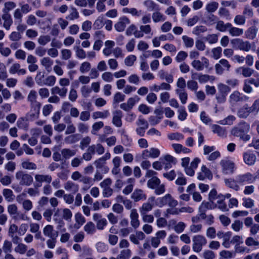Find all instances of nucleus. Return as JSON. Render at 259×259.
Returning <instances> with one entry per match:
<instances>
[{
    "mask_svg": "<svg viewBox=\"0 0 259 259\" xmlns=\"http://www.w3.org/2000/svg\"><path fill=\"white\" fill-rule=\"evenodd\" d=\"M250 130L249 123L241 121L232 127L230 131L231 134L234 137L239 138L244 142L250 140L251 137L248 134Z\"/></svg>",
    "mask_w": 259,
    "mask_h": 259,
    "instance_id": "f257e3e1",
    "label": "nucleus"
},
{
    "mask_svg": "<svg viewBox=\"0 0 259 259\" xmlns=\"http://www.w3.org/2000/svg\"><path fill=\"white\" fill-rule=\"evenodd\" d=\"M147 187L155 190L154 193L157 195L164 193L165 191L164 184H161L160 179L157 177H153L148 181Z\"/></svg>",
    "mask_w": 259,
    "mask_h": 259,
    "instance_id": "f03ea898",
    "label": "nucleus"
},
{
    "mask_svg": "<svg viewBox=\"0 0 259 259\" xmlns=\"http://www.w3.org/2000/svg\"><path fill=\"white\" fill-rule=\"evenodd\" d=\"M15 177L20 186H29L33 182L32 176L24 171H18L15 174Z\"/></svg>",
    "mask_w": 259,
    "mask_h": 259,
    "instance_id": "7ed1b4c3",
    "label": "nucleus"
},
{
    "mask_svg": "<svg viewBox=\"0 0 259 259\" xmlns=\"http://www.w3.org/2000/svg\"><path fill=\"white\" fill-rule=\"evenodd\" d=\"M231 44L236 50L248 52L252 49L251 44L247 40H244L241 38H234L231 40Z\"/></svg>",
    "mask_w": 259,
    "mask_h": 259,
    "instance_id": "20e7f679",
    "label": "nucleus"
},
{
    "mask_svg": "<svg viewBox=\"0 0 259 259\" xmlns=\"http://www.w3.org/2000/svg\"><path fill=\"white\" fill-rule=\"evenodd\" d=\"M248 100V97L238 91H234L229 97V102L233 106H236L243 102H246Z\"/></svg>",
    "mask_w": 259,
    "mask_h": 259,
    "instance_id": "39448f33",
    "label": "nucleus"
},
{
    "mask_svg": "<svg viewBox=\"0 0 259 259\" xmlns=\"http://www.w3.org/2000/svg\"><path fill=\"white\" fill-rule=\"evenodd\" d=\"M255 110H259V100L255 101L251 107H249L247 104L244 105L239 109L237 115L240 118H246L250 112Z\"/></svg>",
    "mask_w": 259,
    "mask_h": 259,
    "instance_id": "423d86ee",
    "label": "nucleus"
},
{
    "mask_svg": "<svg viewBox=\"0 0 259 259\" xmlns=\"http://www.w3.org/2000/svg\"><path fill=\"white\" fill-rule=\"evenodd\" d=\"M192 249L195 252H199L202 249L203 246L207 243V240L205 237L201 235H197L192 238Z\"/></svg>",
    "mask_w": 259,
    "mask_h": 259,
    "instance_id": "0eeeda50",
    "label": "nucleus"
},
{
    "mask_svg": "<svg viewBox=\"0 0 259 259\" xmlns=\"http://www.w3.org/2000/svg\"><path fill=\"white\" fill-rule=\"evenodd\" d=\"M191 66L197 71H202L204 68L208 69L210 66L209 60L205 57H202L201 60L198 59L193 60Z\"/></svg>",
    "mask_w": 259,
    "mask_h": 259,
    "instance_id": "6e6552de",
    "label": "nucleus"
},
{
    "mask_svg": "<svg viewBox=\"0 0 259 259\" xmlns=\"http://www.w3.org/2000/svg\"><path fill=\"white\" fill-rule=\"evenodd\" d=\"M256 176L248 172L238 175L236 177L238 183L241 185L253 183L256 180Z\"/></svg>",
    "mask_w": 259,
    "mask_h": 259,
    "instance_id": "1a4fd4ad",
    "label": "nucleus"
},
{
    "mask_svg": "<svg viewBox=\"0 0 259 259\" xmlns=\"http://www.w3.org/2000/svg\"><path fill=\"white\" fill-rule=\"evenodd\" d=\"M215 72L217 74H222L224 71H229L231 67L229 61L225 59L220 60L218 63H217L215 66Z\"/></svg>",
    "mask_w": 259,
    "mask_h": 259,
    "instance_id": "9d476101",
    "label": "nucleus"
},
{
    "mask_svg": "<svg viewBox=\"0 0 259 259\" xmlns=\"http://www.w3.org/2000/svg\"><path fill=\"white\" fill-rule=\"evenodd\" d=\"M154 196L149 197L147 202L144 203L139 208V211L141 214H145L151 211L154 207L153 202L155 201Z\"/></svg>",
    "mask_w": 259,
    "mask_h": 259,
    "instance_id": "9b49d317",
    "label": "nucleus"
},
{
    "mask_svg": "<svg viewBox=\"0 0 259 259\" xmlns=\"http://www.w3.org/2000/svg\"><path fill=\"white\" fill-rule=\"evenodd\" d=\"M160 150L156 148H151L149 149H146L142 151L141 157L143 159H146L148 158H156L159 156Z\"/></svg>",
    "mask_w": 259,
    "mask_h": 259,
    "instance_id": "f8f14e48",
    "label": "nucleus"
},
{
    "mask_svg": "<svg viewBox=\"0 0 259 259\" xmlns=\"http://www.w3.org/2000/svg\"><path fill=\"white\" fill-rule=\"evenodd\" d=\"M222 167L223 172L225 174H233L234 170V163L228 159H223L220 161Z\"/></svg>",
    "mask_w": 259,
    "mask_h": 259,
    "instance_id": "ddd939ff",
    "label": "nucleus"
},
{
    "mask_svg": "<svg viewBox=\"0 0 259 259\" xmlns=\"http://www.w3.org/2000/svg\"><path fill=\"white\" fill-rule=\"evenodd\" d=\"M131 21L126 16H123L120 17L117 22L115 24L114 28L118 32L123 31L127 25L130 24Z\"/></svg>",
    "mask_w": 259,
    "mask_h": 259,
    "instance_id": "4468645a",
    "label": "nucleus"
},
{
    "mask_svg": "<svg viewBox=\"0 0 259 259\" xmlns=\"http://www.w3.org/2000/svg\"><path fill=\"white\" fill-rule=\"evenodd\" d=\"M30 109L27 116L30 120H34L38 118L41 103L30 104Z\"/></svg>",
    "mask_w": 259,
    "mask_h": 259,
    "instance_id": "2eb2a0df",
    "label": "nucleus"
},
{
    "mask_svg": "<svg viewBox=\"0 0 259 259\" xmlns=\"http://www.w3.org/2000/svg\"><path fill=\"white\" fill-rule=\"evenodd\" d=\"M35 184L36 186L40 187L42 183L46 182L50 184L52 180L51 176L49 175L36 174L34 176Z\"/></svg>",
    "mask_w": 259,
    "mask_h": 259,
    "instance_id": "dca6fc26",
    "label": "nucleus"
},
{
    "mask_svg": "<svg viewBox=\"0 0 259 259\" xmlns=\"http://www.w3.org/2000/svg\"><path fill=\"white\" fill-rule=\"evenodd\" d=\"M147 196L144 191L140 189H136L131 195V198L135 202L146 199Z\"/></svg>",
    "mask_w": 259,
    "mask_h": 259,
    "instance_id": "f3484780",
    "label": "nucleus"
},
{
    "mask_svg": "<svg viewBox=\"0 0 259 259\" xmlns=\"http://www.w3.org/2000/svg\"><path fill=\"white\" fill-rule=\"evenodd\" d=\"M212 178V175L210 170L205 165H202L201 168V171L198 174V179L203 181L205 179H211Z\"/></svg>",
    "mask_w": 259,
    "mask_h": 259,
    "instance_id": "a211bd4d",
    "label": "nucleus"
},
{
    "mask_svg": "<svg viewBox=\"0 0 259 259\" xmlns=\"http://www.w3.org/2000/svg\"><path fill=\"white\" fill-rule=\"evenodd\" d=\"M122 112L120 110H116L113 113L112 123L117 127H120L122 125L121 118Z\"/></svg>",
    "mask_w": 259,
    "mask_h": 259,
    "instance_id": "6ab92c4d",
    "label": "nucleus"
},
{
    "mask_svg": "<svg viewBox=\"0 0 259 259\" xmlns=\"http://www.w3.org/2000/svg\"><path fill=\"white\" fill-rule=\"evenodd\" d=\"M2 19L4 21L3 27L7 30H10L13 24V19L11 14L6 12H3Z\"/></svg>",
    "mask_w": 259,
    "mask_h": 259,
    "instance_id": "aec40b11",
    "label": "nucleus"
},
{
    "mask_svg": "<svg viewBox=\"0 0 259 259\" xmlns=\"http://www.w3.org/2000/svg\"><path fill=\"white\" fill-rule=\"evenodd\" d=\"M106 162L102 161L100 158L95 160L94 162L97 170L100 171L102 174H107L109 170V167L106 165Z\"/></svg>",
    "mask_w": 259,
    "mask_h": 259,
    "instance_id": "412c9836",
    "label": "nucleus"
},
{
    "mask_svg": "<svg viewBox=\"0 0 259 259\" xmlns=\"http://www.w3.org/2000/svg\"><path fill=\"white\" fill-rule=\"evenodd\" d=\"M181 165L183 167H184L185 172L186 175L189 176H193L195 174V171L191 170V169L189 168V163L190 159L189 157H185L181 159Z\"/></svg>",
    "mask_w": 259,
    "mask_h": 259,
    "instance_id": "4be33fe9",
    "label": "nucleus"
},
{
    "mask_svg": "<svg viewBox=\"0 0 259 259\" xmlns=\"http://www.w3.org/2000/svg\"><path fill=\"white\" fill-rule=\"evenodd\" d=\"M21 65L19 63H15L11 65L9 69L10 74H14L17 73L18 75H24L26 73L25 69H21Z\"/></svg>",
    "mask_w": 259,
    "mask_h": 259,
    "instance_id": "5701e85b",
    "label": "nucleus"
},
{
    "mask_svg": "<svg viewBox=\"0 0 259 259\" xmlns=\"http://www.w3.org/2000/svg\"><path fill=\"white\" fill-rule=\"evenodd\" d=\"M139 214L136 209H133L131 211L130 218L131 224L134 228H137L140 225V221L138 220Z\"/></svg>",
    "mask_w": 259,
    "mask_h": 259,
    "instance_id": "b1692460",
    "label": "nucleus"
},
{
    "mask_svg": "<svg viewBox=\"0 0 259 259\" xmlns=\"http://www.w3.org/2000/svg\"><path fill=\"white\" fill-rule=\"evenodd\" d=\"M212 132L216 134L219 137H226L227 136V131L225 128L217 124H213L211 126Z\"/></svg>",
    "mask_w": 259,
    "mask_h": 259,
    "instance_id": "393cba45",
    "label": "nucleus"
},
{
    "mask_svg": "<svg viewBox=\"0 0 259 259\" xmlns=\"http://www.w3.org/2000/svg\"><path fill=\"white\" fill-rule=\"evenodd\" d=\"M52 95H58L61 98H65L66 96L68 90L66 88H60L58 86H55L51 90Z\"/></svg>",
    "mask_w": 259,
    "mask_h": 259,
    "instance_id": "a878e982",
    "label": "nucleus"
},
{
    "mask_svg": "<svg viewBox=\"0 0 259 259\" xmlns=\"http://www.w3.org/2000/svg\"><path fill=\"white\" fill-rule=\"evenodd\" d=\"M64 188L66 191L72 193H76L79 190L78 185L71 181H68L66 182L64 184Z\"/></svg>",
    "mask_w": 259,
    "mask_h": 259,
    "instance_id": "bb28decb",
    "label": "nucleus"
},
{
    "mask_svg": "<svg viewBox=\"0 0 259 259\" xmlns=\"http://www.w3.org/2000/svg\"><path fill=\"white\" fill-rule=\"evenodd\" d=\"M236 72L242 75L244 77H249L253 73L254 70L247 67H240L236 69Z\"/></svg>",
    "mask_w": 259,
    "mask_h": 259,
    "instance_id": "cd10ccee",
    "label": "nucleus"
},
{
    "mask_svg": "<svg viewBox=\"0 0 259 259\" xmlns=\"http://www.w3.org/2000/svg\"><path fill=\"white\" fill-rule=\"evenodd\" d=\"M256 156L254 154L246 152L244 154L243 159L246 164L248 165H252L254 164L256 161Z\"/></svg>",
    "mask_w": 259,
    "mask_h": 259,
    "instance_id": "c85d7f7f",
    "label": "nucleus"
},
{
    "mask_svg": "<svg viewBox=\"0 0 259 259\" xmlns=\"http://www.w3.org/2000/svg\"><path fill=\"white\" fill-rule=\"evenodd\" d=\"M43 233L49 238L58 236L57 232H55L53 226L51 225H47L44 228Z\"/></svg>",
    "mask_w": 259,
    "mask_h": 259,
    "instance_id": "c756f323",
    "label": "nucleus"
},
{
    "mask_svg": "<svg viewBox=\"0 0 259 259\" xmlns=\"http://www.w3.org/2000/svg\"><path fill=\"white\" fill-rule=\"evenodd\" d=\"M124 14H130L132 16L140 17L142 15V10H138L135 8H123L122 10Z\"/></svg>",
    "mask_w": 259,
    "mask_h": 259,
    "instance_id": "7c9ffc66",
    "label": "nucleus"
},
{
    "mask_svg": "<svg viewBox=\"0 0 259 259\" xmlns=\"http://www.w3.org/2000/svg\"><path fill=\"white\" fill-rule=\"evenodd\" d=\"M229 34L233 37H238L242 35L243 33V29L237 27L233 26L231 23L228 30Z\"/></svg>",
    "mask_w": 259,
    "mask_h": 259,
    "instance_id": "2f4dec72",
    "label": "nucleus"
},
{
    "mask_svg": "<svg viewBox=\"0 0 259 259\" xmlns=\"http://www.w3.org/2000/svg\"><path fill=\"white\" fill-rule=\"evenodd\" d=\"M53 220L56 224L58 225V228H61L64 226V222L62 216L60 214V210L59 209L56 210L53 215Z\"/></svg>",
    "mask_w": 259,
    "mask_h": 259,
    "instance_id": "473e14b6",
    "label": "nucleus"
},
{
    "mask_svg": "<svg viewBox=\"0 0 259 259\" xmlns=\"http://www.w3.org/2000/svg\"><path fill=\"white\" fill-rule=\"evenodd\" d=\"M257 31V29L255 26H251L245 31V36L247 39H253L256 37Z\"/></svg>",
    "mask_w": 259,
    "mask_h": 259,
    "instance_id": "72a5a7b5",
    "label": "nucleus"
},
{
    "mask_svg": "<svg viewBox=\"0 0 259 259\" xmlns=\"http://www.w3.org/2000/svg\"><path fill=\"white\" fill-rule=\"evenodd\" d=\"M40 63L47 71L50 72L52 70V66L54 63V61L50 58L48 57H44L40 60Z\"/></svg>",
    "mask_w": 259,
    "mask_h": 259,
    "instance_id": "f704fd0d",
    "label": "nucleus"
},
{
    "mask_svg": "<svg viewBox=\"0 0 259 259\" xmlns=\"http://www.w3.org/2000/svg\"><path fill=\"white\" fill-rule=\"evenodd\" d=\"M231 23H225L222 20H219L217 22L215 28L221 32L228 31Z\"/></svg>",
    "mask_w": 259,
    "mask_h": 259,
    "instance_id": "c9c22d12",
    "label": "nucleus"
},
{
    "mask_svg": "<svg viewBox=\"0 0 259 259\" xmlns=\"http://www.w3.org/2000/svg\"><path fill=\"white\" fill-rule=\"evenodd\" d=\"M3 195L5 200L8 202H12L14 201L15 195L13 192L10 189H4L3 190Z\"/></svg>",
    "mask_w": 259,
    "mask_h": 259,
    "instance_id": "e433bc0d",
    "label": "nucleus"
},
{
    "mask_svg": "<svg viewBox=\"0 0 259 259\" xmlns=\"http://www.w3.org/2000/svg\"><path fill=\"white\" fill-rule=\"evenodd\" d=\"M158 75L161 79H165L169 83L173 82V76L168 74L163 70H160L158 73Z\"/></svg>",
    "mask_w": 259,
    "mask_h": 259,
    "instance_id": "4c0bfd02",
    "label": "nucleus"
},
{
    "mask_svg": "<svg viewBox=\"0 0 259 259\" xmlns=\"http://www.w3.org/2000/svg\"><path fill=\"white\" fill-rule=\"evenodd\" d=\"M132 251L130 249H124L122 250L117 257H111L109 259H128L131 255Z\"/></svg>",
    "mask_w": 259,
    "mask_h": 259,
    "instance_id": "58836bf2",
    "label": "nucleus"
},
{
    "mask_svg": "<svg viewBox=\"0 0 259 259\" xmlns=\"http://www.w3.org/2000/svg\"><path fill=\"white\" fill-rule=\"evenodd\" d=\"M79 17V14L77 9L73 7H70L69 14L66 17V19L70 21L77 19Z\"/></svg>",
    "mask_w": 259,
    "mask_h": 259,
    "instance_id": "ea45409f",
    "label": "nucleus"
},
{
    "mask_svg": "<svg viewBox=\"0 0 259 259\" xmlns=\"http://www.w3.org/2000/svg\"><path fill=\"white\" fill-rule=\"evenodd\" d=\"M37 97V95L36 92L35 90H31L28 95L27 100L30 103V105L40 103L36 100Z\"/></svg>",
    "mask_w": 259,
    "mask_h": 259,
    "instance_id": "a19ab883",
    "label": "nucleus"
},
{
    "mask_svg": "<svg viewBox=\"0 0 259 259\" xmlns=\"http://www.w3.org/2000/svg\"><path fill=\"white\" fill-rule=\"evenodd\" d=\"M108 110H104L103 111H96L92 113V118L96 120L98 118L105 119L107 118L109 115Z\"/></svg>",
    "mask_w": 259,
    "mask_h": 259,
    "instance_id": "79ce46f5",
    "label": "nucleus"
},
{
    "mask_svg": "<svg viewBox=\"0 0 259 259\" xmlns=\"http://www.w3.org/2000/svg\"><path fill=\"white\" fill-rule=\"evenodd\" d=\"M63 157L66 159L74 156L76 154V150L64 148L61 151Z\"/></svg>",
    "mask_w": 259,
    "mask_h": 259,
    "instance_id": "37998d69",
    "label": "nucleus"
},
{
    "mask_svg": "<svg viewBox=\"0 0 259 259\" xmlns=\"http://www.w3.org/2000/svg\"><path fill=\"white\" fill-rule=\"evenodd\" d=\"M225 184L230 188H232L235 191H238L239 189V186H238V182L236 179L235 180L232 179H228L225 180Z\"/></svg>",
    "mask_w": 259,
    "mask_h": 259,
    "instance_id": "c03bdc74",
    "label": "nucleus"
},
{
    "mask_svg": "<svg viewBox=\"0 0 259 259\" xmlns=\"http://www.w3.org/2000/svg\"><path fill=\"white\" fill-rule=\"evenodd\" d=\"M170 195L167 194L165 196L162 197H159L157 199V205L160 207H161L168 203L169 201Z\"/></svg>",
    "mask_w": 259,
    "mask_h": 259,
    "instance_id": "a18cd8bd",
    "label": "nucleus"
},
{
    "mask_svg": "<svg viewBox=\"0 0 259 259\" xmlns=\"http://www.w3.org/2000/svg\"><path fill=\"white\" fill-rule=\"evenodd\" d=\"M83 230L88 234L92 235L96 232V227L95 224L90 222L87 223L83 227Z\"/></svg>",
    "mask_w": 259,
    "mask_h": 259,
    "instance_id": "49530a36",
    "label": "nucleus"
},
{
    "mask_svg": "<svg viewBox=\"0 0 259 259\" xmlns=\"http://www.w3.org/2000/svg\"><path fill=\"white\" fill-rule=\"evenodd\" d=\"M214 80V76H210L208 74H203L202 73H201L200 75H199L198 77V81L200 83H204L208 81L212 82Z\"/></svg>",
    "mask_w": 259,
    "mask_h": 259,
    "instance_id": "de8ad7c7",
    "label": "nucleus"
},
{
    "mask_svg": "<svg viewBox=\"0 0 259 259\" xmlns=\"http://www.w3.org/2000/svg\"><path fill=\"white\" fill-rule=\"evenodd\" d=\"M143 4L147 8L148 11H151L158 10V6L152 0H146Z\"/></svg>",
    "mask_w": 259,
    "mask_h": 259,
    "instance_id": "09e8293b",
    "label": "nucleus"
},
{
    "mask_svg": "<svg viewBox=\"0 0 259 259\" xmlns=\"http://www.w3.org/2000/svg\"><path fill=\"white\" fill-rule=\"evenodd\" d=\"M218 93L226 96L230 92L231 89L227 84L220 83L218 84Z\"/></svg>",
    "mask_w": 259,
    "mask_h": 259,
    "instance_id": "8fccbe9b",
    "label": "nucleus"
},
{
    "mask_svg": "<svg viewBox=\"0 0 259 259\" xmlns=\"http://www.w3.org/2000/svg\"><path fill=\"white\" fill-rule=\"evenodd\" d=\"M104 25V18L103 16H99L95 21L93 27L95 29H100Z\"/></svg>",
    "mask_w": 259,
    "mask_h": 259,
    "instance_id": "3c124183",
    "label": "nucleus"
},
{
    "mask_svg": "<svg viewBox=\"0 0 259 259\" xmlns=\"http://www.w3.org/2000/svg\"><path fill=\"white\" fill-rule=\"evenodd\" d=\"M34 187L29 188L26 190L27 194L30 197L38 196L40 194V191L38 189L39 187L36 186L35 184H34Z\"/></svg>",
    "mask_w": 259,
    "mask_h": 259,
    "instance_id": "603ef678",
    "label": "nucleus"
},
{
    "mask_svg": "<svg viewBox=\"0 0 259 259\" xmlns=\"http://www.w3.org/2000/svg\"><path fill=\"white\" fill-rule=\"evenodd\" d=\"M4 252L6 253H11L12 251V243L11 241L5 240L2 247Z\"/></svg>",
    "mask_w": 259,
    "mask_h": 259,
    "instance_id": "864d4df0",
    "label": "nucleus"
},
{
    "mask_svg": "<svg viewBox=\"0 0 259 259\" xmlns=\"http://www.w3.org/2000/svg\"><path fill=\"white\" fill-rule=\"evenodd\" d=\"M104 127V122L100 121L95 122L92 126L91 133L93 135H96L97 132Z\"/></svg>",
    "mask_w": 259,
    "mask_h": 259,
    "instance_id": "5fc2aeb1",
    "label": "nucleus"
},
{
    "mask_svg": "<svg viewBox=\"0 0 259 259\" xmlns=\"http://www.w3.org/2000/svg\"><path fill=\"white\" fill-rule=\"evenodd\" d=\"M75 219L76 223L78 224V226H77L76 224L75 225V226L77 229L79 228L85 222L84 217L80 213H77L75 214Z\"/></svg>",
    "mask_w": 259,
    "mask_h": 259,
    "instance_id": "6e6d98bb",
    "label": "nucleus"
},
{
    "mask_svg": "<svg viewBox=\"0 0 259 259\" xmlns=\"http://www.w3.org/2000/svg\"><path fill=\"white\" fill-rule=\"evenodd\" d=\"M234 22L237 25H244L246 22V18L242 15H237L234 18Z\"/></svg>",
    "mask_w": 259,
    "mask_h": 259,
    "instance_id": "4d7b16f0",
    "label": "nucleus"
},
{
    "mask_svg": "<svg viewBox=\"0 0 259 259\" xmlns=\"http://www.w3.org/2000/svg\"><path fill=\"white\" fill-rule=\"evenodd\" d=\"M222 49L221 47H217L211 50L212 58L215 60H218L222 56Z\"/></svg>",
    "mask_w": 259,
    "mask_h": 259,
    "instance_id": "13d9d810",
    "label": "nucleus"
},
{
    "mask_svg": "<svg viewBox=\"0 0 259 259\" xmlns=\"http://www.w3.org/2000/svg\"><path fill=\"white\" fill-rule=\"evenodd\" d=\"M27 250V246L23 243H19L15 247L14 250L16 253L24 254Z\"/></svg>",
    "mask_w": 259,
    "mask_h": 259,
    "instance_id": "bf43d9fd",
    "label": "nucleus"
},
{
    "mask_svg": "<svg viewBox=\"0 0 259 259\" xmlns=\"http://www.w3.org/2000/svg\"><path fill=\"white\" fill-rule=\"evenodd\" d=\"M152 18L153 21L155 23H157L160 21H163L165 20V17L163 14L159 12H156L152 14Z\"/></svg>",
    "mask_w": 259,
    "mask_h": 259,
    "instance_id": "052dcab7",
    "label": "nucleus"
},
{
    "mask_svg": "<svg viewBox=\"0 0 259 259\" xmlns=\"http://www.w3.org/2000/svg\"><path fill=\"white\" fill-rule=\"evenodd\" d=\"M21 166L23 168L29 170H34L37 168L36 165L34 163L28 161L22 162Z\"/></svg>",
    "mask_w": 259,
    "mask_h": 259,
    "instance_id": "680f3d73",
    "label": "nucleus"
},
{
    "mask_svg": "<svg viewBox=\"0 0 259 259\" xmlns=\"http://www.w3.org/2000/svg\"><path fill=\"white\" fill-rule=\"evenodd\" d=\"M74 50L75 51L76 56L78 59H84L86 57L85 52L79 46L74 47Z\"/></svg>",
    "mask_w": 259,
    "mask_h": 259,
    "instance_id": "e2e57ef3",
    "label": "nucleus"
},
{
    "mask_svg": "<svg viewBox=\"0 0 259 259\" xmlns=\"http://www.w3.org/2000/svg\"><path fill=\"white\" fill-rule=\"evenodd\" d=\"M176 93L179 95L181 103L183 104H186L188 99L187 93L179 89L176 90Z\"/></svg>",
    "mask_w": 259,
    "mask_h": 259,
    "instance_id": "0e129e2a",
    "label": "nucleus"
},
{
    "mask_svg": "<svg viewBox=\"0 0 259 259\" xmlns=\"http://www.w3.org/2000/svg\"><path fill=\"white\" fill-rule=\"evenodd\" d=\"M235 119L233 115H229L225 119L219 121V123L222 125H232Z\"/></svg>",
    "mask_w": 259,
    "mask_h": 259,
    "instance_id": "69168bd1",
    "label": "nucleus"
},
{
    "mask_svg": "<svg viewBox=\"0 0 259 259\" xmlns=\"http://www.w3.org/2000/svg\"><path fill=\"white\" fill-rule=\"evenodd\" d=\"M242 15L244 16L245 18H252L253 16V9L248 5L245 6L243 11Z\"/></svg>",
    "mask_w": 259,
    "mask_h": 259,
    "instance_id": "338daca9",
    "label": "nucleus"
},
{
    "mask_svg": "<svg viewBox=\"0 0 259 259\" xmlns=\"http://www.w3.org/2000/svg\"><path fill=\"white\" fill-rule=\"evenodd\" d=\"M91 142V138L89 136H86L83 138L80 142L79 147L81 150L84 149L87 147Z\"/></svg>",
    "mask_w": 259,
    "mask_h": 259,
    "instance_id": "774afa93",
    "label": "nucleus"
}]
</instances>
